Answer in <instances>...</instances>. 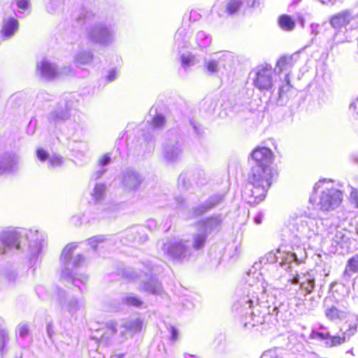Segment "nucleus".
<instances>
[{
    "mask_svg": "<svg viewBox=\"0 0 358 358\" xmlns=\"http://www.w3.org/2000/svg\"><path fill=\"white\" fill-rule=\"evenodd\" d=\"M275 172L271 166H254L248 176L252 187L245 193V199L251 205L259 203L265 199L271 187Z\"/></svg>",
    "mask_w": 358,
    "mask_h": 358,
    "instance_id": "obj_1",
    "label": "nucleus"
},
{
    "mask_svg": "<svg viewBox=\"0 0 358 358\" xmlns=\"http://www.w3.org/2000/svg\"><path fill=\"white\" fill-rule=\"evenodd\" d=\"M343 201V192L335 187L327 189L322 192L320 206L323 211H329L338 207Z\"/></svg>",
    "mask_w": 358,
    "mask_h": 358,
    "instance_id": "obj_2",
    "label": "nucleus"
},
{
    "mask_svg": "<svg viewBox=\"0 0 358 358\" xmlns=\"http://www.w3.org/2000/svg\"><path fill=\"white\" fill-rule=\"evenodd\" d=\"M254 85L259 90H268L273 87V69L270 64L262 66L256 72Z\"/></svg>",
    "mask_w": 358,
    "mask_h": 358,
    "instance_id": "obj_3",
    "label": "nucleus"
},
{
    "mask_svg": "<svg viewBox=\"0 0 358 358\" xmlns=\"http://www.w3.org/2000/svg\"><path fill=\"white\" fill-rule=\"evenodd\" d=\"M250 156L255 162V166H271L273 161L272 151L266 147H257L252 150Z\"/></svg>",
    "mask_w": 358,
    "mask_h": 358,
    "instance_id": "obj_4",
    "label": "nucleus"
},
{
    "mask_svg": "<svg viewBox=\"0 0 358 358\" xmlns=\"http://www.w3.org/2000/svg\"><path fill=\"white\" fill-rule=\"evenodd\" d=\"M0 247V253L2 254L12 248L19 250L20 247V236L13 231L3 233L1 236Z\"/></svg>",
    "mask_w": 358,
    "mask_h": 358,
    "instance_id": "obj_5",
    "label": "nucleus"
},
{
    "mask_svg": "<svg viewBox=\"0 0 358 358\" xmlns=\"http://www.w3.org/2000/svg\"><path fill=\"white\" fill-rule=\"evenodd\" d=\"M352 18L350 12L346 10L332 15L329 19V23L332 27L341 29L349 24Z\"/></svg>",
    "mask_w": 358,
    "mask_h": 358,
    "instance_id": "obj_6",
    "label": "nucleus"
},
{
    "mask_svg": "<svg viewBox=\"0 0 358 358\" xmlns=\"http://www.w3.org/2000/svg\"><path fill=\"white\" fill-rule=\"evenodd\" d=\"M18 28V21L13 17H10L3 24L1 32L6 37H10L17 31Z\"/></svg>",
    "mask_w": 358,
    "mask_h": 358,
    "instance_id": "obj_7",
    "label": "nucleus"
},
{
    "mask_svg": "<svg viewBox=\"0 0 358 358\" xmlns=\"http://www.w3.org/2000/svg\"><path fill=\"white\" fill-rule=\"evenodd\" d=\"M126 331L131 334H136L141 332L143 328V320L138 317L135 320H129L124 324Z\"/></svg>",
    "mask_w": 358,
    "mask_h": 358,
    "instance_id": "obj_8",
    "label": "nucleus"
},
{
    "mask_svg": "<svg viewBox=\"0 0 358 358\" xmlns=\"http://www.w3.org/2000/svg\"><path fill=\"white\" fill-rule=\"evenodd\" d=\"M278 23L280 27L285 31H292L295 27V22L291 16L282 14L278 17Z\"/></svg>",
    "mask_w": 358,
    "mask_h": 358,
    "instance_id": "obj_9",
    "label": "nucleus"
},
{
    "mask_svg": "<svg viewBox=\"0 0 358 358\" xmlns=\"http://www.w3.org/2000/svg\"><path fill=\"white\" fill-rule=\"evenodd\" d=\"M38 68L40 69L41 73L50 78L57 76V73L52 66V65L46 61L41 62Z\"/></svg>",
    "mask_w": 358,
    "mask_h": 358,
    "instance_id": "obj_10",
    "label": "nucleus"
},
{
    "mask_svg": "<svg viewBox=\"0 0 358 358\" xmlns=\"http://www.w3.org/2000/svg\"><path fill=\"white\" fill-rule=\"evenodd\" d=\"M358 272V254L350 257L346 264L345 273Z\"/></svg>",
    "mask_w": 358,
    "mask_h": 358,
    "instance_id": "obj_11",
    "label": "nucleus"
},
{
    "mask_svg": "<svg viewBox=\"0 0 358 358\" xmlns=\"http://www.w3.org/2000/svg\"><path fill=\"white\" fill-rule=\"evenodd\" d=\"M241 5L242 2L240 0H228L226 12L230 15H234L239 10Z\"/></svg>",
    "mask_w": 358,
    "mask_h": 358,
    "instance_id": "obj_12",
    "label": "nucleus"
},
{
    "mask_svg": "<svg viewBox=\"0 0 358 358\" xmlns=\"http://www.w3.org/2000/svg\"><path fill=\"white\" fill-rule=\"evenodd\" d=\"M343 312L335 306H331L325 311L326 317L330 320H335L342 317Z\"/></svg>",
    "mask_w": 358,
    "mask_h": 358,
    "instance_id": "obj_13",
    "label": "nucleus"
},
{
    "mask_svg": "<svg viewBox=\"0 0 358 358\" xmlns=\"http://www.w3.org/2000/svg\"><path fill=\"white\" fill-rule=\"evenodd\" d=\"M77 245L75 243H70L65 245L61 254V257L65 260L69 259L73 255Z\"/></svg>",
    "mask_w": 358,
    "mask_h": 358,
    "instance_id": "obj_14",
    "label": "nucleus"
},
{
    "mask_svg": "<svg viewBox=\"0 0 358 358\" xmlns=\"http://www.w3.org/2000/svg\"><path fill=\"white\" fill-rule=\"evenodd\" d=\"M106 187L103 184H96L93 189L92 196L95 201L101 200L103 197Z\"/></svg>",
    "mask_w": 358,
    "mask_h": 358,
    "instance_id": "obj_15",
    "label": "nucleus"
},
{
    "mask_svg": "<svg viewBox=\"0 0 358 358\" xmlns=\"http://www.w3.org/2000/svg\"><path fill=\"white\" fill-rule=\"evenodd\" d=\"M124 301L128 306L136 308H141L143 303V301L136 296H127L124 298Z\"/></svg>",
    "mask_w": 358,
    "mask_h": 358,
    "instance_id": "obj_16",
    "label": "nucleus"
},
{
    "mask_svg": "<svg viewBox=\"0 0 358 358\" xmlns=\"http://www.w3.org/2000/svg\"><path fill=\"white\" fill-rule=\"evenodd\" d=\"M346 324H348V329L343 331L344 335L349 338L350 336L355 334L358 328V322L357 321H347Z\"/></svg>",
    "mask_w": 358,
    "mask_h": 358,
    "instance_id": "obj_17",
    "label": "nucleus"
},
{
    "mask_svg": "<svg viewBox=\"0 0 358 358\" xmlns=\"http://www.w3.org/2000/svg\"><path fill=\"white\" fill-rule=\"evenodd\" d=\"M206 241V236L204 234H197L194 237L193 248L196 250L202 249Z\"/></svg>",
    "mask_w": 358,
    "mask_h": 358,
    "instance_id": "obj_18",
    "label": "nucleus"
},
{
    "mask_svg": "<svg viewBox=\"0 0 358 358\" xmlns=\"http://www.w3.org/2000/svg\"><path fill=\"white\" fill-rule=\"evenodd\" d=\"M186 249V247L182 245V242H179L178 243L173 244L171 245L170 250H169V253L172 256H179L182 254Z\"/></svg>",
    "mask_w": 358,
    "mask_h": 358,
    "instance_id": "obj_19",
    "label": "nucleus"
},
{
    "mask_svg": "<svg viewBox=\"0 0 358 358\" xmlns=\"http://www.w3.org/2000/svg\"><path fill=\"white\" fill-rule=\"evenodd\" d=\"M292 88V86L290 83L289 76L288 74H287L285 76L284 81L280 88L279 95L280 96H283L287 92H288Z\"/></svg>",
    "mask_w": 358,
    "mask_h": 358,
    "instance_id": "obj_20",
    "label": "nucleus"
},
{
    "mask_svg": "<svg viewBox=\"0 0 358 358\" xmlns=\"http://www.w3.org/2000/svg\"><path fill=\"white\" fill-rule=\"evenodd\" d=\"M292 57L290 56H282L277 61V66L280 70L285 69L289 65L291 64Z\"/></svg>",
    "mask_w": 358,
    "mask_h": 358,
    "instance_id": "obj_21",
    "label": "nucleus"
},
{
    "mask_svg": "<svg viewBox=\"0 0 358 358\" xmlns=\"http://www.w3.org/2000/svg\"><path fill=\"white\" fill-rule=\"evenodd\" d=\"M150 123L153 128H160L165 124V118L162 115H156L152 118Z\"/></svg>",
    "mask_w": 358,
    "mask_h": 358,
    "instance_id": "obj_22",
    "label": "nucleus"
},
{
    "mask_svg": "<svg viewBox=\"0 0 358 358\" xmlns=\"http://www.w3.org/2000/svg\"><path fill=\"white\" fill-rule=\"evenodd\" d=\"M329 338L331 341V345L335 346L343 344L345 341L347 337L343 333V335L341 336H329Z\"/></svg>",
    "mask_w": 358,
    "mask_h": 358,
    "instance_id": "obj_23",
    "label": "nucleus"
},
{
    "mask_svg": "<svg viewBox=\"0 0 358 358\" xmlns=\"http://www.w3.org/2000/svg\"><path fill=\"white\" fill-rule=\"evenodd\" d=\"M8 340V335L7 332L0 328V350H3L6 347V343Z\"/></svg>",
    "mask_w": 358,
    "mask_h": 358,
    "instance_id": "obj_24",
    "label": "nucleus"
},
{
    "mask_svg": "<svg viewBox=\"0 0 358 358\" xmlns=\"http://www.w3.org/2000/svg\"><path fill=\"white\" fill-rule=\"evenodd\" d=\"M205 67L210 73H215L218 70V65L217 62L210 60L205 63Z\"/></svg>",
    "mask_w": 358,
    "mask_h": 358,
    "instance_id": "obj_25",
    "label": "nucleus"
},
{
    "mask_svg": "<svg viewBox=\"0 0 358 358\" xmlns=\"http://www.w3.org/2000/svg\"><path fill=\"white\" fill-rule=\"evenodd\" d=\"M36 157L41 162L46 161L49 157L48 152L43 148H38L36 151Z\"/></svg>",
    "mask_w": 358,
    "mask_h": 358,
    "instance_id": "obj_26",
    "label": "nucleus"
},
{
    "mask_svg": "<svg viewBox=\"0 0 358 358\" xmlns=\"http://www.w3.org/2000/svg\"><path fill=\"white\" fill-rule=\"evenodd\" d=\"M307 285L305 286L304 283L301 284V287L308 292L310 293L315 288V280L314 279L308 278L306 280Z\"/></svg>",
    "mask_w": 358,
    "mask_h": 358,
    "instance_id": "obj_27",
    "label": "nucleus"
},
{
    "mask_svg": "<svg viewBox=\"0 0 358 358\" xmlns=\"http://www.w3.org/2000/svg\"><path fill=\"white\" fill-rule=\"evenodd\" d=\"M62 164V158L60 156L54 157L49 160L51 167L59 166Z\"/></svg>",
    "mask_w": 358,
    "mask_h": 358,
    "instance_id": "obj_28",
    "label": "nucleus"
},
{
    "mask_svg": "<svg viewBox=\"0 0 358 358\" xmlns=\"http://www.w3.org/2000/svg\"><path fill=\"white\" fill-rule=\"evenodd\" d=\"M18 334L20 336L24 337L27 335L29 332V327L27 324H20L17 327Z\"/></svg>",
    "mask_w": 358,
    "mask_h": 358,
    "instance_id": "obj_29",
    "label": "nucleus"
},
{
    "mask_svg": "<svg viewBox=\"0 0 358 358\" xmlns=\"http://www.w3.org/2000/svg\"><path fill=\"white\" fill-rule=\"evenodd\" d=\"M311 338L314 339L325 340L329 338V334L326 335L322 332L313 331L311 334Z\"/></svg>",
    "mask_w": 358,
    "mask_h": 358,
    "instance_id": "obj_30",
    "label": "nucleus"
},
{
    "mask_svg": "<svg viewBox=\"0 0 358 358\" xmlns=\"http://www.w3.org/2000/svg\"><path fill=\"white\" fill-rule=\"evenodd\" d=\"M85 258L82 255H78L73 261V265L75 267H78L83 264Z\"/></svg>",
    "mask_w": 358,
    "mask_h": 358,
    "instance_id": "obj_31",
    "label": "nucleus"
},
{
    "mask_svg": "<svg viewBox=\"0 0 358 358\" xmlns=\"http://www.w3.org/2000/svg\"><path fill=\"white\" fill-rule=\"evenodd\" d=\"M350 199L351 201L355 203V205L358 207V190L354 189L350 193Z\"/></svg>",
    "mask_w": 358,
    "mask_h": 358,
    "instance_id": "obj_32",
    "label": "nucleus"
},
{
    "mask_svg": "<svg viewBox=\"0 0 358 358\" xmlns=\"http://www.w3.org/2000/svg\"><path fill=\"white\" fill-rule=\"evenodd\" d=\"M17 7L20 9L25 10L29 7V0H17Z\"/></svg>",
    "mask_w": 358,
    "mask_h": 358,
    "instance_id": "obj_33",
    "label": "nucleus"
},
{
    "mask_svg": "<svg viewBox=\"0 0 358 358\" xmlns=\"http://www.w3.org/2000/svg\"><path fill=\"white\" fill-rule=\"evenodd\" d=\"M171 332V339L172 341H176L178 336V331L176 329V327H171L170 329Z\"/></svg>",
    "mask_w": 358,
    "mask_h": 358,
    "instance_id": "obj_34",
    "label": "nucleus"
},
{
    "mask_svg": "<svg viewBox=\"0 0 358 358\" xmlns=\"http://www.w3.org/2000/svg\"><path fill=\"white\" fill-rule=\"evenodd\" d=\"M110 157L108 155H105L101 159H99V164L101 166H106L110 162Z\"/></svg>",
    "mask_w": 358,
    "mask_h": 358,
    "instance_id": "obj_35",
    "label": "nucleus"
},
{
    "mask_svg": "<svg viewBox=\"0 0 358 358\" xmlns=\"http://www.w3.org/2000/svg\"><path fill=\"white\" fill-rule=\"evenodd\" d=\"M216 222H217V220L215 219H214L213 217H208L205 220H203L202 222V223L204 226H206V225H212L213 223Z\"/></svg>",
    "mask_w": 358,
    "mask_h": 358,
    "instance_id": "obj_36",
    "label": "nucleus"
},
{
    "mask_svg": "<svg viewBox=\"0 0 358 358\" xmlns=\"http://www.w3.org/2000/svg\"><path fill=\"white\" fill-rule=\"evenodd\" d=\"M182 63L183 66H187L190 63V59L185 56L182 57Z\"/></svg>",
    "mask_w": 358,
    "mask_h": 358,
    "instance_id": "obj_37",
    "label": "nucleus"
},
{
    "mask_svg": "<svg viewBox=\"0 0 358 358\" xmlns=\"http://www.w3.org/2000/svg\"><path fill=\"white\" fill-rule=\"evenodd\" d=\"M262 216L261 215H257L255 217V221L257 224H260L262 222Z\"/></svg>",
    "mask_w": 358,
    "mask_h": 358,
    "instance_id": "obj_38",
    "label": "nucleus"
},
{
    "mask_svg": "<svg viewBox=\"0 0 358 358\" xmlns=\"http://www.w3.org/2000/svg\"><path fill=\"white\" fill-rule=\"evenodd\" d=\"M263 358H264V357H263Z\"/></svg>",
    "mask_w": 358,
    "mask_h": 358,
    "instance_id": "obj_39",
    "label": "nucleus"
}]
</instances>
